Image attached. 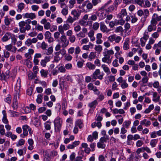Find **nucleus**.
Returning a JSON list of instances; mask_svg holds the SVG:
<instances>
[{"label": "nucleus", "mask_w": 161, "mask_h": 161, "mask_svg": "<svg viewBox=\"0 0 161 161\" xmlns=\"http://www.w3.org/2000/svg\"><path fill=\"white\" fill-rule=\"evenodd\" d=\"M161 20V15L158 16L155 13L154 14L152 18L150 21V25H149L147 27V30L151 32L153 30H155L156 29V25L158 21Z\"/></svg>", "instance_id": "f257e3e1"}, {"label": "nucleus", "mask_w": 161, "mask_h": 161, "mask_svg": "<svg viewBox=\"0 0 161 161\" xmlns=\"http://www.w3.org/2000/svg\"><path fill=\"white\" fill-rule=\"evenodd\" d=\"M26 21H21L19 23V31L21 33H25L26 31H29L31 29L30 24L32 23V21L30 19H27Z\"/></svg>", "instance_id": "f03ea898"}, {"label": "nucleus", "mask_w": 161, "mask_h": 161, "mask_svg": "<svg viewBox=\"0 0 161 161\" xmlns=\"http://www.w3.org/2000/svg\"><path fill=\"white\" fill-rule=\"evenodd\" d=\"M108 39V41L111 42H114L116 43H119L121 40L122 38L119 36L114 34L110 36Z\"/></svg>", "instance_id": "7ed1b4c3"}, {"label": "nucleus", "mask_w": 161, "mask_h": 161, "mask_svg": "<svg viewBox=\"0 0 161 161\" xmlns=\"http://www.w3.org/2000/svg\"><path fill=\"white\" fill-rule=\"evenodd\" d=\"M103 74H101L100 70L99 69H96L93 72L92 75V79H94L92 81H94L97 79L102 80L103 79Z\"/></svg>", "instance_id": "20e7f679"}, {"label": "nucleus", "mask_w": 161, "mask_h": 161, "mask_svg": "<svg viewBox=\"0 0 161 161\" xmlns=\"http://www.w3.org/2000/svg\"><path fill=\"white\" fill-rule=\"evenodd\" d=\"M70 26L68 23H65L63 25H60L58 26V31L62 35L64 34V31H66L69 29Z\"/></svg>", "instance_id": "39448f33"}, {"label": "nucleus", "mask_w": 161, "mask_h": 161, "mask_svg": "<svg viewBox=\"0 0 161 161\" xmlns=\"http://www.w3.org/2000/svg\"><path fill=\"white\" fill-rule=\"evenodd\" d=\"M37 42V39L36 38H33L32 39L28 38L25 42V45L27 47H32V43H36Z\"/></svg>", "instance_id": "423d86ee"}, {"label": "nucleus", "mask_w": 161, "mask_h": 161, "mask_svg": "<svg viewBox=\"0 0 161 161\" xmlns=\"http://www.w3.org/2000/svg\"><path fill=\"white\" fill-rule=\"evenodd\" d=\"M54 123L55 128L59 130L61 128L62 125V119L59 117H58L55 119Z\"/></svg>", "instance_id": "0eeeda50"}, {"label": "nucleus", "mask_w": 161, "mask_h": 161, "mask_svg": "<svg viewBox=\"0 0 161 161\" xmlns=\"http://www.w3.org/2000/svg\"><path fill=\"white\" fill-rule=\"evenodd\" d=\"M149 37L148 32H145L143 34V36L140 39L141 45L142 47L145 46V43L148 39Z\"/></svg>", "instance_id": "6e6552de"}, {"label": "nucleus", "mask_w": 161, "mask_h": 161, "mask_svg": "<svg viewBox=\"0 0 161 161\" xmlns=\"http://www.w3.org/2000/svg\"><path fill=\"white\" fill-rule=\"evenodd\" d=\"M45 38L49 43L52 42L54 41L53 38L52 37L51 33L49 31H46L44 34Z\"/></svg>", "instance_id": "1a4fd4ad"}, {"label": "nucleus", "mask_w": 161, "mask_h": 161, "mask_svg": "<svg viewBox=\"0 0 161 161\" xmlns=\"http://www.w3.org/2000/svg\"><path fill=\"white\" fill-rule=\"evenodd\" d=\"M36 18V15L35 13H26L24 14V18L26 19H30L31 20L34 19Z\"/></svg>", "instance_id": "9d476101"}, {"label": "nucleus", "mask_w": 161, "mask_h": 161, "mask_svg": "<svg viewBox=\"0 0 161 161\" xmlns=\"http://www.w3.org/2000/svg\"><path fill=\"white\" fill-rule=\"evenodd\" d=\"M41 23L44 25V27L45 29L46 30L49 29L50 26V24L49 22H47V19L45 18L42 19L41 21Z\"/></svg>", "instance_id": "9b49d317"}, {"label": "nucleus", "mask_w": 161, "mask_h": 161, "mask_svg": "<svg viewBox=\"0 0 161 161\" xmlns=\"http://www.w3.org/2000/svg\"><path fill=\"white\" fill-rule=\"evenodd\" d=\"M71 14L73 16V17L77 20L79 18L81 13L79 11H77L76 9H74L71 11Z\"/></svg>", "instance_id": "f8f14e48"}, {"label": "nucleus", "mask_w": 161, "mask_h": 161, "mask_svg": "<svg viewBox=\"0 0 161 161\" xmlns=\"http://www.w3.org/2000/svg\"><path fill=\"white\" fill-rule=\"evenodd\" d=\"M104 57L102 58V61L103 63H107L109 64L111 63V60L110 59V56L106 54L104 52L103 53Z\"/></svg>", "instance_id": "ddd939ff"}, {"label": "nucleus", "mask_w": 161, "mask_h": 161, "mask_svg": "<svg viewBox=\"0 0 161 161\" xmlns=\"http://www.w3.org/2000/svg\"><path fill=\"white\" fill-rule=\"evenodd\" d=\"M100 30L103 32L108 33L110 31L108 29L103 22H101L100 24Z\"/></svg>", "instance_id": "4468645a"}, {"label": "nucleus", "mask_w": 161, "mask_h": 161, "mask_svg": "<svg viewBox=\"0 0 161 161\" xmlns=\"http://www.w3.org/2000/svg\"><path fill=\"white\" fill-rule=\"evenodd\" d=\"M29 126H28L27 125H25L23 126L22 127L23 130V134H21L20 136L23 137L24 138V137L22 136L23 135L24 136H26L28 134V130L29 129Z\"/></svg>", "instance_id": "2eb2a0df"}, {"label": "nucleus", "mask_w": 161, "mask_h": 161, "mask_svg": "<svg viewBox=\"0 0 161 161\" xmlns=\"http://www.w3.org/2000/svg\"><path fill=\"white\" fill-rule=\"evenodd\" d=\"M80 143L79 141H76L73 142L72 144H69L68 145L67 148L68 149H73L75 147L78 146Z\"/></svg>", "instance_id": "dca6fc26"}, {"label": "nucleus", "mask_w": 161, "mask_h": 161, "mask_svg": "<svg viewBox=\"0 0 161 161\" xmlns=\"http://www.w3.org/2000/svg\"><path fill=\"white\" fill-rule=\"evenodd\" d=\"M11 37V33L9 32L6 33L2 38V41L3 42H6L9 40Z\"/></svg>", "instance_id": "f3484780"}, {"label": "nucleus", "mask_w": 161, "mask_h": 161, "mask_svg": "<svg viewBox=\"0 0 161 161\" xmlns=\"http://www.w3.org/2000/svg\"><path fill=\"white\" fill-rule=\"evenodd\" d=\"M25 7V5L24 3H20L17 6V8L16 10L17 12H21L24 9Z\"/></svg>", "instance_id": "a211bd4d"}, {"label": "nucleus", "mask_w": 161, "mask_h": 161, "mask_svg": "<svg viewBox=\"0 0 161 161\" xmlns=\"http://www.w3.org/2000/svg\"><path fill=\"white\" fill-rule=\"evenodd\" d=\"M102 35V34L101 33H99L97 35V40L96 43L97 44H101L102 42V41L101 39Z\"/></svg>", "instance_id": "6ab92c4d"}, {"label": "nucleus", "mask_w": 161, "mask_h": 161, "mask_svg": "<svg viewBox=\"0 0 161 161\" xmlns=\"http://www.w3.org/2000/svg\"><path fill=\"white\" fill-rule=\"evenodd\" d=\"M140 124L142 125H145L146 126H147L150 125L151 122L149 120H148L146 119H144L140 122Z\"/></svg>", "instance_id": "aec40b11"}, {"label": "nucleus", "mask_w": 161, "mask_h": 161, "mask_svg": "<svg viewBox=\"0 0 161 161\" xmlns=\"http://www.w3.org/2000/svg\"><path fill=\"white\" fill-rule=\"evenodd\" d=\"M115 7L114 5H110L107 8L105 9V10L107 13L111 12L114 10H116Z\"/></svg>", "instance_id": "412c9836"}, {"label": "nucleus", "mask_w": 161, "mask_h": 161, "mask_svg": "<svg viewBox=\"0 0 161 161\" xmlns=\"http://www.w3.org/2000/svg\"><path fill=\"white\" fill-rule=\"evenodd\" d=\"M3 115V117L2 119V121L5 124H7L8 123V121L7 118V115L6 112L5 110H3L2 112Z\"/></svg>", "instance_id": "4be33fe9"}, {"label": "nucleus", "mask_w": 161, "mask_h": 161, "mask_svg": "<svg viewBox=\"0 0 161 161\" xmlns=\"http://www.w3.org/2000/svg\"><path fill=\"white\" fill-rule=\"evenodd\" d=\"M101 67L104 72L107 73L108 74H109L110 73L109 69L107 65L105 64H102L101 66Z\"/></svg>", "instance_id": "5701e85b"}, {"label": "nucleus", "mask_w": 161, "mask_h": 161, "mask_svg": "<svg viewBox=\"0 0 161 161\" xmlns=\"http://www.w3.org/2000/svg\"><path fill=\"white\" fill-rule=\"evenodd\" d=\"M51 122L50 121H47L45 122L44 124L45 128L47 130H50L51 129Z\"/></svg>", "instance_id": "b1692460"}, {"label": "nucleus", "mask_w": 161, "mask_h": 161, "mask_svg": "<svg viewBox=\"0 0 161 161\" xmlns=\"http://www.w3.org/2000/svg\"><path fill=\"white\" fill-rule=\"evenodd\" d=\"M58 70L61 73H64L66 71L65 67L62 64H59L57 66Z\"/></svg>", "instance_id": "393cba45"}, {"label": "nucleus", "mask_w": 161, "mask_h": 161, "mask_svg": "<svg viewBox=\"0 0 161 161\" xmlns=\"http://www.w3.org/2000/svg\"><path fill=\"white\" fill-rule=\"evenodd\" d=\"M75 126L79 127L80 129L82 128L83 126V121L81 119H78L75 122Z\"/></svg>", "instance_id": "a878e982"}, {"label": "nucleus", "mask_w": 161, "mask_h": 161, "mask_svg": "<svg viewBox=\"0 0 161 161\" xmlns=\"http://www.w3.org/2000/svg\"><path fill=\"white\" fill-rule=\"evenodd\" d=\"M127 12H126V9H123L121 10L120 13L118 15L119 17L121 18H122L123 17L127 15Z\"/></svg>", "instance_id": "bb28decb"}, {"label": "nucleus", "mask_w": 161, "mask_h": 161, "mask_svg": "<svg viewBox=\"0 0 161 161\" xmlns=\"http://www.w3.org/2000/svg\"><path fill=\"white\" fill-rule=\"evenodd\" d=\"M86 66L89 69L93 70L95 69V65L91 62H88L86 64Z\"/></svg>", "instance_id": "cd10ccee"}, {"label": "nucleus", "mask_w": 161, "mask_h": 161, "mask_svg": "<svg viewBox=\"0 0 161 161\" xmlns=\"http://www.w3.org/2000/svg\"><path fill=\"white\" fill-rule=\"evenodd\" d=\"M98 103L97 100H95L89 103L88 104V106L91 108H92V107L95 108L96 106L97 105Z\"/></svg>", "instance_id": "c85d7f7f"}, {"label": "nucleus", "mask_w": 161, "mask_h": 161, "mask_svg": "<svg viewBox=\"0 0 161 161\" xmlns=\"http://www.w3.org/2000/svg\"><path fill=\"white\" fill-rule=\"evenodd\" d=\"M65 6V7L62 9L61 12L62 14L64 16H66L67 15L69 12L68 8V7L67 6H66V5Z\"/></svg>", "instance_id": "c756f323"}, {"label": "nucleus", "mask_w": 161, "mask_h": 161, "mask_svg": "<svg viewBox=\"0 0 161 161\" xmlns=\"http://www.w3.org/2000/svg\"><path fill=\"white\" fill-rule=\"evenodd\" d=\"M76 20L74 18L71 16H69L66 20L67 23L69 24H72Z\"/></svg>", "instance_id": "7c9ffc66"}, {"label": "nucleus", "mask_w": 161, "mask_h": 161, "mask_svg": "<svg viewBox=\"0 0 161 161\" xmlns=\"http://www.w3.org/2000/svg\"><path fill=\"white\" fill-rule=\"evenodd\" d=\"M97 146L98 148L104 149L106 145L104 143L99 141L97 142Z\"/></svg>", "instance_id": "2f4dec72"}, {"label": "nucleus", "mask_w": 161, "mask_h": 161, "mask_svg": "<svg viewBox=\"0 0 161 161\" xmlns=\"http://www.w3.org/2000/svg\"><path fill=\"white\" fill-rule=\"evenodd\" d=\"M158 142V139H154L151 140L150 142V145L152 147H155Z\"/></svg>", "instance_id": "473e14b6"}, {"label": "nucleus", "mask_w": 161, "mask_h": 161, "mask_svg": "<svg viewBox=\"0 0 161 161\" xmlns=\"http://www.w3.org/2000/svg\"><path fill=\"white\" fill-rule=\"evenodd\" d=\"M61 42L62 43L61 46L62 48L66 47L68 46L69 43V42L67 39H65V40Z\"/></svg>", "instance_id": "72a5a7b5"}, {"label": "nucleus", "mask_w": 161, "mask_h": 161, "mask_svg": "<svg viewBox=\"0 0 161 161\" xmlns=\"http://www.w3.org/2000/svg\"><path fill=\"white\" fill-rule=\"evenodd\" d=\"M104 53L107 55H109V56L114 54V52L112 50H108L107 48L104 49Z\"/></svg>", "instance_id": "f704fd0d"}, {"label": "nucleus", "mask_w": 161, "mask_h": 161, "mask_svg": "<svg viewBox=\"0 0 161 161\" xmlns=\"http://www.w3.org/2000/svg\"><path fill=\"white\" fill-rule=\"evenodd\" d=\"M81 51L80 47L78 46H77L75 47V55H77L76 56V58H77L78 55L80 53Z\"/></svg>", "instance_id": "c9c22d12"}, {"label": "nucleus", "mask_w": 161, "mask_h": 161, "mask_svg": "<svg viewBox=\"0 0 161 161\" xmlns=\"http://www.w3.org/2000/svg\"><path fill=\"white\" fill-rule=\"evenodd\" d=\"M93 6L92 3L89 0L87 2V3L86 5V8L88 10H90L92 9Z\"/></svg>", "instance_id": "e433bc0d"}, {"label": "nucleus", "mask_w": 161, "mask_h": 161, "mask_svg": "<svg viewBox=\"0 0 161 161\" xmlns=\"http://www.w3.org/2000/svg\"><path fill=\"white\" fill-rule=\"evenodd\" d=\"M66 0H58V3L60 5L61 8H62L64 6L66 5V4L65 3Z\"/></svg>", "instance_id": "4c0bfd02"}, {"label": "nucleus", "mask_w": 161, "mask_h": 161, "mask_svg": "<svg viewBox=\"0 0 161 161\" xmlns=\"http://www.w3.org/2000/svg\"><path fill=\"white\" fill-rule=\"evenodd\" d=\"M79 23L81 25L84 26H87L88 25V22L82 19L80 20Z\"/></svg>", "instance_id": "58836bf2"}, {"label": "nucleus", "mask_w": 161, "mask_h": 161, "mask_svg": "<svg viewBox=\"0 0 161 161\" xmlns=\"http://www.w3.org/2000/svg\"><path fill=\"white\" fill-rule=\"evenodd\" d=\"M130 124L131 121H125L123 124V126L124 127L126 128H128Z\"/></svg>", "instance_id": "ea45409f"}, {"label": "nucleus", "mask_w": 161, "mask_h": 161, "mask_svg": "<svg viewBox=\"0 0 161 161\" xmlns=\"http://www.w3.org/2000/svg\"><path fill=\"white\" fill-rule=\"evenodd\" d=\"M129 42L128 41L126 40L124 43L123 49L125 50H128L129 49Z\"/></svg>", "instance_id": "a19ab883"}, {"label": "nucleus", "mask_w": 161, "mask_h": 161, "mask_svg": "<svg viewBox=\"0 0 161 161\" xmlns=\"http://www.w3.org/2000/svg\"><path fill=\"white\" fill-rule=\"evenodd\" d=\"M87 88L89 90L94 91L97 87L94 86L92 83H90L87 86Z\"/></svg>", "instance_id": "79ce46f5"}, {"label": "nucleus", "mask_w": 161, "mask_h": 161, "mask_svg": "<svg viewBox=\"0 0 161 161\" xmlns=\"http://www.w3.org/2000/svg\"><path fill=\"white\" fill-rule=\"evenodd\" d=\"M125 30L126 32L130 31H131L130 25L128 23H126L125 25Z\"/></svg>", "instance_id": "37998d69"}, {"label": "nucleus", "mask_w": 161, "mask_h": 161, "mask_svg": "<svg viewBox=\"0 0 161 161\" xmlns=\"http://www.w3.org/2000/svg\"><path fill=\"white\" fill-rule=\"evenodd\" d=\"M109 139L108 136H106L101 138L100 141L103 143L105 142Z\"/></svg>", "instance_id": "c03bdc74"}, {"label": "nucleus", "mask_w": 161, "mask_h": 161, "mask_svg": "<svg viewBox=\"0 0 161 161\" xmlns=\"http://www.w3.org/2000/svg\"><path fill=\"white\" fill-rule=\"evenodd\" d=\"M4 125H0V134L1 135H5V130L4 128Z\"/></svg>", "instance_id": "a18cd8bd"}, {"label": "nucleus", "mask_w": 161, "mask_h": 161, "mask_svg": "<svg viewBox=\"0 0 161 161\" xmlns=\"http://www.w3.org/2000/svg\"><path fill=\"white\" fill-rule=\"evenodd\" d=\"M18 103L16 99H14L12 104V107L14 109H16L18 108Z\"/></svg>", "instance_id": "49530a36"}, {"label": "nucleus", "mask_w": 161, "mask_h": 161, "mask_svg": "<svg viewBox=\"0 0 161 161\" xmlns=\"http://www.w3.org/2000/svg\"><path fill=\"white\" fill-rule=\"evenodd\" d=\"M151 5V3L149 1L147 0H145L143 7L145 8H149L150 7Z\"/></svg>", "instance_id": "de8ad7c7"}, {"label": "nucleus", "mask_w": 161, "mask_h": 161, "mask_svg": "<svg viewBox=\"0 0 161 161\" xmlns=\"http://www.w3.org/2000/svg\"><path fill=\"white\" fill-rule=\"evenodd\" d=\"M66 84V82L64 80H63L62 81H60L59 85L60 86V88L61 90H62L64 87H65Z\"/></svg>", "instance_id": "09e8293b"}, {"label": "nucleus", "mask_w": 161, "mask_h": 161, "mask_svg": "<svg viewBox=\"0 0 161 161\" xmlns=\"http://www.w3.org/2000/svg\"><path fill=\"white\" fill-rule=\"evenodd\" d=\"M128 86V84L126 82L125 80H124V81L121 83V87L122 89H125Z\"/></svg>", "instance_id": "8fccbe9b"}, {"label": "nucleus", "mask_w": 161, "mask_h": 161, "mask_svg": "<svg viewBox=\"0 0 161 161\" xmlns=\"http://www.w3.org/2000/svg\"><path fill=\"white\" fill-rule=\"evenodd\" d=\"M99 24L97 22L94 23L92 25V28L95 30H97L99 28Z\"/></svg>", "instance_id": "3c124183"}, {"label": "nucleus", "mask_w": 161, "mask_h": 161, "mask_svg": "<svg viewBox=\"0 0 161 161\" xmlns=\"http://www.w3.org/2000/svg\"><path fill=\"white\" fill-rule=\"evenodd\" d=\"M12 21L11 19H9L8 17H5L4 19L5 24L6 25H8L10 24V22Z\"/></svg>", "instance_id": "603ef678"}, {"label": "nucleus", "mask_w": 161, "mask_h": 161, "mask_svg": "<svg viewBox=\"0 0 161 161\" xmlns=\"http://www.w3.org/2000/svg\"><path fill=\"white\" fill-rule=\"evenodd\" d=\"M42 95L39 94L37 95V98L36 99V101L38 103H41L42 102Z\"/></svg>", "instance_id": "864d4df0"}, {"label": "nucleus", "mask_w": 161, "mask_h": 161, "mask_svg": "<svg viewBox=\"0 0 161 161\" xmlns=\"http://www.w3.org/2000/svg\"><path fill=\"white\" fill-rule=\"evenodd\" d=\"M41 75L42 76L46 77L47 75V72L44 69H42L40 71Z\"/></svg>", "instance_id": "5fc2aeb1"}, {"label": "nucleus", "mask_w": 161, "mask_h": 161, "mask_svg": "<svg viewBox=\"0 0 161 161\" xmlns=\"http://www.w3.org/2000/svg\"><path fill=\"white\" fill-rule=\"evenodd\" d=\"M122 0H115L114 3L113 5L117 9L118 5L121 3Z\"/></svg>", "instance_id": "6e6d98bb"}, {"label": "nucleus", "mask_w": 161, "mask_h": 161, "mask_svg": "<svg viewBox=\"0 0 161 161\" xmlns=\"http://www.w3.org/2000/svg\"><path fill=\"white\" fill-rule=\"evenodd\" d=\"M96 56L94 53L91 52L88 56V58L90 59V60H91L92 59L95 58Z\"/></svg>", "instance_id": "4d7b16f0"}, {"label": "nucleus", "mask_w": 161, "mask_h": 161, "mask_svg": "<svg viewBox=\"0 0 161 161\" xmlns=\"http://www.w3.org/2000/svg\"><path fill=\"white\" fill-rule=\"evenodd\" d=\"M69 8H72L73 7L75 3V0H70L69 1Z\"/></svg>", "instance_id": "13d9d810"}, {"label": "nucleus", "mask_w": 161, "mask_h": 161, "mask_svg": "<svg viewBox=\"0 0 161 161\" xmlns=\"http://www.w3.org/2000/svg\"><path fill=\"white\" fill-rule=\"evenodd\" d=\"M135 2L139 5L140 6L142 7V4L144 3V0H134Z\"/></svg>", "instance_id": "bf43d9fd"}, {"label": "nucleus", "mask_w": 161, "mask_h": 161, "mask_svg": "<svg viewBox=\"0 0 161 161\" xmlns=\"http://www.w3.org/2000/svg\"><path fill=\"white\" fill-rule=\"evenodd\" d=\"M104 98V95L103 93H101L98 95L96 100H98L99 101H101L103 100Z\"/></svg>", "instance_id": "052dcab7"}, {"label": "nucleus", "mask_w": 161, "mask_h": 161, "mask_svg": "<svg viewBox=\"0 0 161 161\" xmlns=\"http://www.w3.org/2000/svg\"><path fill=\"white\" fill-rule=\"evenodd\" d=\"M113 18V15L112 14L108 15L106 17V19L105 20V22L107 24H108L109 22V20H110Z\"/></svg>", "instance_id": "680f3d73"}, {"label": "nucleus", "mask_w": 161, "mask_h": 161, "mask_svg": "<svg viewBox=\"0 0 161 161\" xmlns=\"http://www.w3.org/2000/svg\"><path fill=\"white\" fill-rule=\"evenodd\" d=\"M123 31V28L122 26H119L116 28L115 30V32H120Z\"/></svg>", "instance_id": "e2e57ef3"}, {"label": "nucleus", "mask_w": 161, "mask_h": 161, "mask_svg": "<svg viewBox=\"0 0 161 161\" xmlns=\"http://www.w3.org/2000/svg\"><path fill=\"white\" fill-rule=\"evenodd\" d=\"M95 49L96 51L100 53L102 50L103 48L101 46L99 45L96 46Z\"/></svg>", "instance_id": "0e129e2a"}, {"label": "nucleus", "mask_w": 161, "mask_h": 161, "mask_svg": "<svg viewBox=\"0 0 161 161\" xmlns=\"http://www.w3.org/2000/svg\"><path fill=\"white\" fill-rule=\"evenodd\" d=\"M69 39L71 43H73L75 41L76 37L74 35H72L69 37Z\"/></svg>", "instance_id": "69168bd1"}, {"label": "nucleus", "mask_w": 161, "mask_h": 161, "mask_svg": "<svg viewBox=\"0 0 161 161\" xmlns=\"http://www.w3.org/2000/svg\"><path fill=\"white\" fill-rule=\"evenodd\" d=\"M47 47V45L45 42H42L41 47L43 50L46 49Z\"/></svg>", "instance_id": "338daca9"}, {"label": "nucleus", "mask_w": 161, "mask_h": 161, "mask_svg": "<svg viewBox=\"0 0 161 161\" xmlns=\"http://www.w3.org/2000/svg\"><path fill=\"white\" fill-rule=\"evenodd\" d=\"M39 8V7L37 5H32L31 6V9L32 10L34 11H37Z\"/></svg>", "instance_id": "774afa93"}]
</instances>
